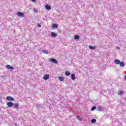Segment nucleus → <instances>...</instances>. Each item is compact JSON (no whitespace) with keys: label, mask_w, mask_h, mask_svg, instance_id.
<instances>
[{"label":"nucleus","mask_w":126,"mask_h":126,"mask_svg":"<svg viewBox=\"0 0 126 126\" xmlns=\"http://www.w3.org/2000/svg\"><path fill=\"white\" fill-rule=\"evenodd\" d=\"M6 67L7 69H10V70H13V69H14V67L9 64L6 65Z\"/></svg>","instance_id":"nucleus-1"},{"label":"nucleus","mask_w":126,"mask_h":126,"mask_svg":"<svg viewBox=\"0 0 126 126\" xmlns=\"http://www.w3.org/2000/svg\"><path fill=\"white\" fill-rule=\"evenodd\" d=\"M13 105H14V103L11 101H9L7 103V106L9 108L10 107H12V106H13Z\"/></svg>","instance_id":"nucleus-2"},{"label":"nucleus","mask_w":126,"mask_h":126,"mask_svg":"<svg viewBox=\"0 0 126 126\" xmlns=\"http://www.w3.org/2000/svg\"><path fill=\"white\" fill-rule=\"evenodd\" d=\"M6 100L7 101H14V98H13L12 96H8L6 97Z\"/></svg>","instance_id":"nucleus-3"},{"label":"nucleus","mask_w":126,"mask_h":126,"mask_svg":"<svg viewBox=\"0 0 126 126\" xmlns=\"http://www.w3.org/2000/svg\"><path fill=\"white\" fill-rule=\"evenodd\" d=\"M50 61L51 63H56V64H58V61H57V60H56L55 59H54V58L51 59Z\"/></svg>","instance_id":"nucleus-4"},{"label":"nucleus","mask_w":126,"mask_h":126,"mask_svg":"<svg viewBox=\"0 0 126 126\" xmlns=\"http://www.w3.org/2000/svg\"><path fill=\"white\" fill-rule=\"evenodd\" d=\"M36 108H37V109H39V110H42V109H43V105L37 104L36 105Z\"/></svg>","instance_id":"nucleus-5"},{"label":"nucleus","mask_w":126,"mask_h":126,"mask_svg":"<svg viewBox=\"0 0 126 126\" xmlns=\"http://www.w3.org/2000/svg\"><path fill=\"white\" fill-rule=\"evenodd\" d=\"M18 16H19V17H23L24 16V14L22 12H18L17 13Z\"/></svg>","instance_id":"nucleus-6"},{"label":"nucleus","mask_w":126,"mask_h":126,"mask_svg":"<svg viewBox=\"0 0 126 126\" xmlns=\"http://www.w3.org/2000/svg\"><path fill=\"white\" fill-rule=\"evenodd\" d=\"M49 77H50V75L49 74H46L44 76L43 79L44 80H48V79H49Z\"/></svg>","instance_id":"nucleus-7"},{"label":"nucleus","mask_w":126,"mask_h":126,"mask_svg":"<svg viewBox=\"0 0 126 126\" xmlns=\"http://www.w3.org/2000/svg\"><path fill=\"white\" fill-rule=\"evenodd\" d=\"M114 63L115 64H120V63H121V61L119 59H116L114 61Z\"/></svg>","instance_id":"nucleus-8"},{"label":"nucleus","mask_w":126,"mask_h":126,"mask_svg":"<svg viewBox=\"0 0 126 126\" xmlns=\"http://www.w3.org/2000/svg\"><path fill=\"white\" fill-rule=\"evenodd\" d=\"M45 8L47 10H50L51 9V6L48 4H46L45 5Z\"/></svg>","instance_id":"nucleus-9"},{"label":"nucleus","mask_w":126,"mask_h":126,"mask_svg":"<svg viewBox=\"0 0 126 126\" xmlns=\"http://www.w3.org/2000/svg\"><path fill=\"white\" fill-rule=\"evenodd\" d=\"M51 36L52 37H57V36H58V33L54 32H51Z\"/></svg>","instance_id":"nucleus-10"},{"label":"nucleus","mask_w":126,"mask_h":126,"mask_svg":"<svg viewBox=\"0 0 126 126\" xmlns=\"http://www.w3.org/2000/svg\"><path fill=\"white\" fill-rule=\"evenodd\" d=\"M72 80H75V74H72L71 75Z\"/></svg>","instance_id":"nucleus-11"},{"label":"nucleus","mask_w":126,"mask_h":126,"mask_svg":"<svg viewBox=\"0 0 126 126\" xmlns=\"http://www.w3.org/2000/svg\"><path fill=\"white\" fill-rule=\"evenodd\" d=\"M80 38V37L79 36V35H75L74 36L75 40H79Z\"/></svg>","instance_id":"nucleus-12"},{"label":"nucleus","mask_w":126,"mask_h":126,"mask_svg":"<svg viewBox=\"0 0 126 126\" xmlns=\"http://www.w3.org/2000/svg\"><path fill=\"white\" fill-rule=\"evenodd\" d=\"M120 66L121 67L125 66V63L124 62H121L119 63Z\"/></svg>","instance_id":"nucleus-13"},{"label":"nucleus","mask_w":126,"mask_h":126,"mask_svg":"<svg viewBox=\"0 0 126 126\" xmlns=\"http://www.w3.org/2000/svg\"><path fill=\"white\" fill-rule=\"evenodd\" d=\"M97 110L98 111H100V112H102L103 111V107L101 106L97 107Z\"/></svg>","instance_id":"nucleus-14"},{"label":"nucleus","mask_w":126,"mask_h":126,"mask_svg":"<svg viewBox=\"0 0 126 126\" xmlns=\"http://www.w3.org/2000/svg\"><path fill=\"white\" fill-rule=\"evenodd\" d=\"M18 107H19V105L18 104V103H15L14 105V109H17V108H18Z\"/></svg>","instance_id":"nucleus-15"},{"label":"nucleus","mask_w":126,"mask_h":126,"mask_svg":"<svg viewBox=\"0 0 126 126\" xmlns=\"http://www.w3.org/2000/svg\"><path fill=\"white\" fill-rule=\"evenodd\" d=\"M59 79L60 81H63V80H64V78L63 77H59Z\"/></svg>","instance_id":"nucleus-16"},{"label":"nucleus","mask_w":126,"mask_h":126,"mask_svg":"<svg viewBox=\"0 0 126 126\" xmlns=\"http://www.w3.org/2000/svg\"><path fill=\"white\" fill-rule=\"evenodd\" d=\"M118 95H120V96H122V95H124V92H123V91L119 92L118 93Z\"/></svg>","instance_id":"nucleus-17"},{"label":"nucleus","mask_w":126,"mask_h":126,"mask_svg":"<svg viewBox=\"0 0 126 126\" xmlns=\"http://www.w3.org/2000/svg\"><path fill=\"white\" fill-rule=\"evenodd\" d=\"M89 49H90L91 50H95V49H96V47H94V46H89Z\"/></svg>","instance_id":"nucleus-18"},{"label":"nucleus","mask_w":126,"mask_h":126,"mask_svg":"<svg viewBox=\"0 0 126 126\" xmlns=\"http://www.w3.org/2000/svg\"><path fill=\"white\" fill-rule=\"evenodd\" d=\"M65 75H66V76H69V75H70V72L66 71V72H65Z\"/></svg>","instance_id":"nucleus-19"},{"label":"nucleus","mask_w":126,"mask_h":126,"mask_svg":"<svg viewBox=\"0 0 126 126\" xmlns=\"http://www.w3.org/2000/svg\"><path fill=\"white\" fill-rule=\"evenodd\" d=\"M42 53H43V54H46V55H48V54H49V51H48V50H43Z\"/></svg>","instance_id":"nucleus-20"},{"label":"nucleus","mask_w":126,"mask_h":126,"mask_svg":"<svg viewBox=\"0 0 126 126\" xmlns=\"http://www.w3.org/2000/svg\"><path fill=\"white\" fill-rule=\"evenodd\" d=\"M91 123L92 124H94V123H96V119H92Z\"/></svg>","instance_id":"nucleus-21"},{"label":"nucleus","mask_w":126,"mask_h":126,"mask_svg":"<svg viewBox=\"0 0 126 126\" xmlns=\"http://www.w3.org/2000/svg\"><path fill=\"white\" fill-rule=\"evenodd\" d=\"M76 119L78 120V121H82L81 117L80 116H76Z\"/></svg>","instance_id":"nucleus-22"},{"label":"nucleus","mask_w":126,"mask_h":126,"mask_svg":"<svg viewBox=\"0 0 126 126\" xmlns=\"http://www.w3.org/2000/svg\"><path fill=\"white\" fill-rule=\"evenodd\" d=\"M53 28H58V25L54 24L53 25Z\"/></svg>","instance_id":"nucleus-23"},{"label":"nucleus","mask_w":126,"mask_h":126,"mask_svg":"<svg viewBox=\"0 0 126 126\" xmlns=\"http://www.w3.org/2000/svg\"><path fill=\"white\" fill-rule=\"evenodd\" d=\"M95 110H96V106H93L91 108V111H95Z\"/></svg>","instance_id":"nucleus-24"},{"label":"nucleus","mask_w":126,"mask_h":126,"mask_svg":"<svg viewBox=\"0 0 126 126\" xmlns=\"http://www.w3.org/2000/svg\"><path fill=\"white\" fill-rule=\"evenodd\" d=\"M41 26H41V25H40V24H38V25H37V27H41Z\"/></svg>","instance_id":"nucleus-25"},{"label":"nucleus","mask_w":126,"mask_h":126,"mask_svg":"<svg viewBox=\"0 0 126 126\" xmlns=\"http://www.w3.org/2000/svg\"><path fill=\"white\" fill-rule=\"evenodd\" d=\"M32 2H36V0H31Z\"/></svg>","instance_id":"nucleus-26"},{"label":"nucleus","mask_w":126,"mask_h":126,"mask_svg":"<svg viewBox=\"0 0 126 126\" xmlns=\"http://www.w3.org/2000/svg\"><path fill=\"white\" fill-rule=\"evenodd\" d=\"M34 11L35 13H37V10H36V9H34Z\"/></svg>","instance_id":"nucleus-27"},{"label":"nucleus","mask_w":126,"mask_h":126,"mask_svg":"<svg viewBox=\"0 0 126 126\" xmlns=\"http://www.w3.org/2000/svg\"><path fill=\"white\" fill-rule=\"evenodd\" d=\"M124 79H125V80H126V75L125 76Z\"/></svg>","instance_id":"nucleus-28"},{"label":"nucleus","mask_w":126,"mask_h":126,"mask_svg":"<svg viewBox=\"0 0 126 126\" xmlns=\"http://www.w3.org/2000/svg\"><path fill=\"white\" fill-rule=\"evenodd\" d=\"M117 49H119V47H117Z\"/></svg>","instance_id":"nucleus-29"}]
</instances>
